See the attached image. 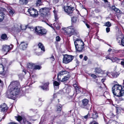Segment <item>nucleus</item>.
<instances>
[{"instance_id":"obj_1","label":"nucleus","mask_w":124,"mask_h":124,"mask_svg":"<svg viewBox=\"0 0 124 124\" xmlns=\"http://www.w3.org/2000/svg\"><path fill=\"white\" fill-rule=\"evenodd\" d=\"M20 85L19 82L13 81L11 82L6 93L8 98L14 99L16 96L18 94L20 91Z\"/></svg>"},{"instance_id":"obj_2","label":"nucleus","mask_w":124,"mask_h":124,"mask_svg":"<svg viewBox=\"0 0 124 124\" xmlns=\"http://www.w3.org/2000/svg\"><path fill=\"white\" fill-rule=\"evenodd\" d=\"M112 92L114 95L116 96H123L124 94V88L118 84H115L112 88Z\"/></svg>"},{"instance_id":"obj_3","label":"nucleus","mask_w":124,"mask_h":124,"mask_svg":"<svg viewBox=\"0 0 124 124\" xmlns=\"http://www.w3.org/2000/svg\"><path fill=\"white\" fill-rule=\"evenodd\" d=\"M76 51L78 52H82L84 48V43L81 39H77L74 42Z\"/></svg>"},{"instance_id":"obj_4","label":"nucleus","mask_w":124,"mask_h":124,"mask_svg":"<svg viewBox=\"0 0 124 124\" xmlns=\"http://www.w3.org/2000/svg\"><path fill=\"white\" fill-rule=\"evenodd\" d=\"M39 12L41 13V16L44 19L48 18L50 15L49 9L47 8H43L40 9Z\"/></svg>"},{"instance_id":"obj_5","label":"nucleus","mask_w":124,"mask_h":124,"mask_svg":"<svg viewBox=\"0 0 124 124\" xmlns=\"http://www.w3.org/2000/svg\"><path fill=\"white\" fill-rule=\"evenodd\" d=\"M63 30L64 33L65 34H67L69 36L74 34L76 31L74 27L73 26H70L67 28H65Z\"/></svg>"},{"instance_id":"obj_6","label":"nucleus","mask_w":124,"mask_h":124,"mask_svg":"<svg viewBox=\"0 0 124 124\" xmlns=\"http://www.w3.org/2000/svg\"><path fill=\"white\" fill-rule=\"evenodd\" d=\"M35 31L39 35L45 34L47 32L46 29L42 27L39 26L36 27L35 28Z\"/></svg>"},{"instance_id":"obj_7","label":"nucleus","mask_w":124,"mask_h":124,"mask_svg":"<svg viewBox=\"0 0 124 124\" xmlns=\"http://www.w3.org/2000/svg\"><path fill=\"white\" fill-rule=\"evenodd\" d=\"M89 101L86 99H84L82 101V104L80 106V107L83 108H85L89 109L90 105L88 104Z\"/></svg>"},{"instance_id":"obj_8","label":"nucleus","mask_w":124,"mask_h":124,"mask_svg":"<svg viewBox=\"0 0 124 124\" xmlns=\"http://www.w3.org/2000/svg\"><path fill=\"white\" fill-rule=\"evenodd\" d=\"M28 12L30 15L33 17H35L38 15V11L33 8H30L28 9Z\"/></svg>"},{"instance_id":"obj_9","label":"nucleus","mask_w":124,"mask_h":124,"mask_svg":"<svg viewBox=\"0 0 124 124\" xmlns=\"http://www.w3.org/2000/svg\"><path fill=\"white\" fill-rule=\"evenodd\" d=\"M73 59V57L72 55L65 54L63 56V62L64 63L67 64L71 61Z\"/></svg>"},{"instance_id":"obj_10","label":"nucleus","mask_w":124,"mask_h":124,"mask_svg":"<svg viewBox=\"0 0 124 124\" xmlns=\"http://www.w3.org/2000/svg\"><path fill=\"white\" fill-rule=\"evenodd\" d=\"M64 11L68 15L70 16V14L73 13L74 10L73 8L68 6L64 7Z\"/></svg>"},{"instance_id":"obj_11","label":"nucleus","mask_w":124,"mask_h":124,"mask_svg":"<svg viewBox=\"0 0 124 124\" xmlns=\"http://www.w3.org/2000/svg\"><path fill=\"white\" fill-rule=\"evenodd\" d=\"M13 47V45H11L9 46L4 45L2 46V50L3 51L7 52L5 54H6L7 53L12 49Z\"/></svg>"},{"instance_id":"obj_12","label":"nucleus","mask_w":124,"mask_h":124,"mask_svg":"<svg viewBox=\"0 0 124 124\" xmlns=\"http://www.w3.org/2000/svg\"><path fill=\"white\" fill-rule=\"evenodd\" d=\"M8 108L7 105L5 103L0 105V111L2 112H6L8 110Z\"/></svg>"},{"instance_id":"obj_13","label":"nucleus","mask_w":124,"mask_h":124,"mask_svg":"<svg viewBox=\"0 0 124 124\" xmlns=\"http://www.w3.org/2000/svg\"><path fill=\"white\" fill-rule=\"evenodd\" d=\"M15 117L16 119L19 122L23 121L21 123V124H30L25 119H23L22 120V117L20 116H15Z\"/></svg>"},{"instance_id":"obj_14","label":"nucleus","mask_w":124,"mask_h":124,"mask_svg":"<svg viewBox=\"0 0 124 124\" xmlns=\"http://www.w3.org/2000/svg\"><path fill=\"white\" fill-rule=\"evenodd\" d=\"M94 72H95L98 74L101 73L103 75V77H106L108 74L107 72H106L105 73V71H103L100 68H96L95 69Z\"/></svg>"},{"instance_id":"obj_15","label":"nucleus","mask_w":124,"mask_h":124,"mask_svg":"<svg viewBox=\"0 0 124 124\" xmlns=\"http://www.w3.org/2000/svg\"><path fill=\"white\" fill-rule=\"evenodd\" d=\"M69 72L66 70L58 72L57 74V77L58 79H60L62 76L64 75L68 74Z\"/></svg>"},{"instance_id":"obj_16","label":"nucleus","mask_w":124,"mask_h":124,"mask_svg":"<svg viewBox=\"0 0 124 124\" xmlns=\"http://www.w3.org/2000/svg\"><path fill=\"white\" fill-rule=\"evenodd\" d=\"M19 48L20 49L24 50L26 49L27 46V44L24 42H21L19 45Z\"/></svg>"},{"instance_id":"obj_17","label":"nucleus","mask_w":124,"mask_h":124,"mask_svg":"<svg viewBox=\"0 0 124 124\" xmlns=\"http://www.w3.org/2000/svg\"><path fill=\"white\" fill-rule=\"evenodd\" d=\"M49 84V83L47 82L45 83L43 85L40 86V87L44 90L46 91L48 90H49L48 85Z\"/></svg>"},{"instance_id":"obj_18","label":"nucleus","mask_w":124,"mask_h":124,"mask_svg":"<svg viewBox=\"0 0 124 124\" xmlns=\"http://www.w3.org/2000/svg\"><path fill=\"white\" fill-rule=\"evenodd\" d=\"M7 71H5L4 68L2 64H0V74L5 75L6 74Z\"/></svg>"},{"instance_id":"obj_19","label":"nucleus","mask_w":124,"mask_h":124,"mask_svg":"<svg viewBox=\"0 0 124 124\" xmlns=\"http://www.w3.org/2000/svg\"><path fill=\"white\" fill-rule=\"evenodd\" d=\"M70 77V75L69 74H68L66 76L62 78H60V79H58L59 81L62 82L66 81L68 80Z\"/></svg>"},{"instance_id":"obj_20","label":"nucleus","mask_w":124,"mask_h":124,"mask_svg":"<svg viewBox=\"0 0 124 124\" xmlns=\"http://www.w3.org/2000/svg\"><path fill=\"white\" fill-rule=\"evenodd\" d=\"M108 73L107 76H109V75H108V74H110L112 76V77L113 78L117 77L120 74V73L119 72H112L111 73H108Z\"/></svg>"},{"instance_id":"obj_21","label":"nucleus","mask_w":124,"mask_h":124,"mask_svg":"<svg viewBox=\"0 0 124 124\" xmlns=\"http://www.w3.org/2000/svg\"><path fill=\"white\" fill-rule=\"evenodd\" d=\"M90 116L91 118H93V119L96 118L98 117V113L96 112V111L94 112Z\"/></svg>"},{"instance_id":"obj_22","label":"nucleus","mask_w":124,"mask_h":124,"mask_svg":"<svg viewBox=\"0 0 124 124\" xmlns=\"http://www.w3.org/2000/svg\"><path fill=\"white\" fill-rule=\"evenodd\" d=\"M116 62L120 63L122 65L124 66V60L123 59H120L117 58Z\"/></svg>"},{"instance_id":"obj_23","label":"nucleus","mask_w":124,"mask_h":124,"mask_svg":"<svg viewBox=\"0 0 124 124\" xmlns=\"http://www.w3.org/2000/svg\"><path fill=\"white\" fill-rule=\"evenodd\" d=\"M35 64L32 63H29L27 64V66L28 68L29 69H34Z\"/></svg>"},{"instance_id":"obj_24","label":"nucleus","mask_w":124,"mask_h":124,"mask_svg":"<svg viewBox=\"0 0 124 124\" xmlns=\"http://www.w3.org/2000/svg\"><path fill=\"white\" fill-rule=\"evenodd\" d=\"M39 47V48H40L41 50L43 52H44L45 51V47L43 44L39 42L38 44Z\"/></svg>"},{"instance_id":"obj_25","label":"nucleus","mask_w":124,"mask_h":124,"mask_svg":"<svg viewBox=\"0 0 124 124\" xmlns=\"http://www.w3.org/2000/svg\"><path fill=\"white\" fill-rule=\"evenodd\" d=\"M56 22H54L53 24V25L56 28V29L57 30H59L60 29V25L59 23L56 22V21H55Z\"/></svg>"},{"instance_id":"obj_26","label":"nucleus","mask_w":124,"mask_h":124,"mask_svg":"<svg viewBox=\"0 0 124 124\" xmlns=\"http://www.w3.org/2000/svg\"><path fill=\"white\" fill-rule=\"evenodd\" d=\"M62 105L60 104H58L57 106V112L58 113H60L62 109Z\"/></svg>"},{"instance_id":"obj_27","label":"nucleus","mask_w":124,"mask_h":124,"mask_svg":"<svg viewBox=\"0 0 124 124\" xmlns=\"http://www.w3.org/2000/svg\"><path fill=\"white\" fill-rule=\"evenodd\" d=\"M5 14L3 12H0V21H2L4 19Z\"/></svg>"},{"instance_id":"obj_28","label":"nucleus","mask_w":124,"mask_h":124,"mask_svg":"<svg viewBox=\"0 0 124 124\" xmlns=\"http://www.w3.org/2000/svg\"><path fill=\"white\" fill-rule=\"evenodd\" d=\"M71 20L72 23H76L78 21V20L77 17L73 16L71 18Z\"/></svg>"},{"instance_id":"obj_29","label":"nucleus","mask_w":124,"mask_h":124,"mask_svg":"<svg viewBox=\"0 0 124 124\" xmlns=\"http://www.w3.org/2000/svg\"><path fill=\"white\" fill-rule=\"evenodd\" d=\"M118 39H117V41L118 43H119V44L120 45H122L123 46H124V37L122 38L121 40V43L120 41H118Z\"/></svg>"},{"instance_id":"obj_30","label":"nucleus","mask_w":124,"mask_h":124,"mask_svg":"<svg viewBox=\"0 0 124 124\" xmlns=\"http://www.w3.org/2000/svg\"><path fill=\"white\" fill-rule=\"evenodd\" d=\"M28 2L27 0H20V3L21 4H26Z\"/></svg>"},{"instance_id":"obj_31","label":"nucleus","mask_w":124,"mask_h":124,"mask_svg":"<svg viewBox=\"0 0 124 124\" xmlns=\"http://www.w3.org/2000/svg\"><path fill=\"white\" fill-rule=\"evenodd\" d=\"M53 12L54 14V17L55 18V21H56L58 20V18L57 17V11L56 10L54 9L53 11Z\"/></svg>"},{"instance_id":"obj_32","label":"nucleus","mask_w":124,"mask_h":124,"mask_svg":"<svg viewBox=\"0 0 124 124\" xmlns=\"http://www.w3.org/2000/svg\"><path fill=\"white\" fill-rule=\"evenodd\" d=\"M91 118V116L89 113V112L86 115L83 116V118H84L86 120L88 118Z\"/></svg>"},{"instance_id":"obj_33","label":"nucleus","mask_w":124,"mask_h":124,"mask_svg":"<svg viewBox=\"0 0 124 124\" xmlns=\"http://www.w3.org/2000/svg\"><path fill=\"white\" fill-rule=\"evenodd\" d=\"M117 123V122L115 121L110 120L109 121L108 124H116Z\"/></svg>"},{"instance_id":"obj_34","label":"nucleus","mask_w":124,"mask_h":124,"mask_svg":"<svg viewBox=\"0 0 124 124\" xmlns=\"http://www.w3.org/2000/svg\"><path fill=\"white\" fill-rule=\"evenodd\" d=\"M112 9L114 10L115 11L118 12L119 11V9L116 8L115 6H113L112 8Z\"/></svg>"},{"instance_id":"obj_35","label":"nucleus","mask_w":124,"mask_h":124,"mask_svg":"<svg viewBox=\"0 0 124 124\" xmlns=\"http://www.w3.org/2000/svg\"><path fill=\"white\" fill-rule=\"evenodd\" d=\"M9 14L10 16H12L15 13V11L13 9H10L9 11Z\"/></svg>"},{"instance_id":"obj_36","label":"nucleus","mask_w":124,"mask_h":124,"mask_svg":"<svg viewBox=\"0 0 124 124\" xmlns=\"http://www.w3.org/2000/svg\"><path fill=\"white\" fill-rule=\"evenodd\" d=\"M111 25V23L109 22H108L104 23V26L108 27H110Z\"/></svg>"},{"instance_id":"obj_37","label":"nucleus","mask_w":124,"mask_h":124,"mask_svg":"<svg viewBox=\"0 0 124 124\" xmlns=\"http://www.w3.org/2000/svg\"><path fill=\"white\" fill-rule=\"evenodd\" d=\"M66 90V92L67 93H69L71 91L70 88V87L68 86L66 88H65Z\"/></svg>"},{"instance_id":"obj_38","label":"nucleus","mask_w":124,"mask_h":124,"mask_svg":"<svg viewBox=\"0 0 124 124\" xmlns=\"http://www.w3.org/2000/svg\"><path fill=\"white\" fill-rule=\"evenodd\" d=\"M80 89V88L78 86L77 87L75 88V89L76 90L77 93H78L80 92V91L79 90Z\"/></svg>"},{"instance_id":"obj_39","label":"nucleus","mask_w":124,"mask_h":124,"mask_svg":"<svg viewBox=\"0 0 124 124\" xmlns=\"http://www.w3.org/2000/svg\"><path fill=\"white\" fill-rule=\"evenodd\" d=\"M7 37L6 35L5 34H2L1 37V38L3 40L6 39Z\"/></svg>"},{"instance_id":"obj_40","label":"nucleus","mask_w":124,"mask_h":124,"mask_svg":"<svg viewBox=\"0 0 124 124\" xmlns=\"http://www.w3.org/2000/svg\"><path fill=\"white\" fill-rule=\"evenodd\" d=\"M117 59V58L116 57H114L112 58H111V59H110L112 61V62H116Z\"/></svg>"},{"instance_id":"obj_41","label":"nucleus","mask_w":124,"mask_h":124,"mask_svg":"<svg viewBox=\"0 0 124 124\" xmlns=\"http://www.w3.org/2000/svg\"><path fill=\"white\" fill-rule=\"evenodd\" d=\"M41 67L39 65H35L34 69L39 70L41 68Z\"/></svg>"},{"instance_id":"obj_42","label":"nucleus","mask_w":124,"mask_h":124,"mask_svg":"<svg viewBox=\"0 0 124 124\" xmlns=\"http://www.w3.org/2000/svg\"><path fill=\"white\" fill-rule=\"evenodd\" d=\"M41 0H38L36 3L37 6H39L41 4Z\"/></svg>"},{"instance_id":"obj_43","label":"nucleus","mask_w":124,"mask_h":124,"mask_svg":"<svg viewBox=\"0 0 124 124\" xmlns=\"http://www.w3.org/2000/svg\"><path fill=\"white\" fill-rule=\"evenodd\" d=\"M54 85L55 86H58L60 85V84L59 82L57 81H54L53 83Z\"/></svg>"},{"instance_id":"obj_44","label":"nucleus","mask_w":124,"mask_h":124,"mask_svg":"<svg viewBox=\"0 0 124 124\" xmlns=\"http://www.w3.org/2000/svg\"><path fill=\"white\" fill-rule=\"evenodd\" d=\"M89 124H99L96 121L93 120L90 122Z\"/></svg>"},{"instance_id":"obj_45","label":"nucleus","mask_w":124,"mask_h":124,"mask_svg":"<svg viewBox=\"0 0 124 124\" xmlns=\"http://www.w3.org/2000/svg\"><path fill=\"white\" fill-rule=\"evenodd\" d=\"M50 61H51V62L54 61L55 60V58L54 56H52L50 58Z\"/></svg>"},{"instance_id":"obj_46","label":"nucleus","mask_w":124,"mask_h":124,"mask_svg":"<svg viewBox=\"0 0 124 124\" xmlns=\"http://www.w3.org/2000/svg\"><path fill=\"white\" fill-rule=\"evenodd\" d=\"M122 96H118V100L119 101H121L124 100V99L122 97Z\"/></svg>"},{"instance_id":"obj_47","label":"nucleus","mask_w":124,"mask_h":124,"mask_svg":"<svg viewBox=\"0 0 124 124\" xmlns=\"http://www.w3.org/2000/svg\"><path fill=\"white\" fill-rule=\"evenodd\" d=\"M78 83H75L73 84V86L75 88L77 87H78Z\"/></svg>"},{"instance_id":"obj_48","label":"nucleus","mask_w":124,"mask_h":124,"mask_svg":"<svg viewBox=\"0 0 124 124\" xmlns=\"http://www.w3.org/2000/svg\"><path fill=\"white\" fill-rule=\"evenodd\" d=\"M106 31L107 32H108L110 31V28H109L108 27L106 28Z\"/></svg>"},{"instance_id":"obj_49","label":"nucleus","mask_w":124,"mask_h":124,"mask_svg":"<svg viewBox=\"0 0 124 124\" xmlns=\"http://www.w3.org/2000/svg\"><path fill=\"white\" fill-rule=\"evenodd\" d=\"M56 40L57 41H60V38L59 36H57L56 38Z\"/></svg>"},{"instance_id":"obj_50","label":"nucleus","mask_w":124,"mask_h":124,"mask_svg":"<svg viewBox=\"0 0 124 124\" xmlns=\"http://www.w3.org/2000/svg\"><path fill=\"white\" fill-rule=\"evenodd\" d=\"M44 118L43 117H42L41 118V121L40 122V123H39L40 124H41V123H42L43 122H44L45 121L44 120Z\"/></svg>"},{"instance_id":"obj_51","label":"nucleus","mask_w":124,"mask_h":124,"mask_svg":"<svg viewBox=\"0 0 124 124\" xmlns=\"http://www.w3.org/2000/svg\"><path fill=\"white\" fill-rule=\"evenodd\" d=\"M91 76L94 78H97L96 76L94 74L91 75Z\"/></svg>"},{"instance_id":"obj_52","label":"nucleus","mask_w":124,"mask_h":124,"mask_svg":"<svg viewBox=\"0 0 124 124\" xmlns=\"http://www.w3.org/2000/svg\"><path fill=\"white\" fill-rule=\"evenodd\" d=\"M2 61H5V62H4V63H6L7 62V60L6 59L2 58Z\"/></svg>"},{"instance_id":"obj_53","label":"nucleus","mask_w":124,"mask_h":124,"mask_svg":"<svg viewBox=\"0 0 124 124\" xmlns=\"http://www.w3.org/2000/svg\"><path fill=\"white\" fill-rule=\"evenodd\" d=\"M53 2L54 3H57L58 1L59 0H52Z\"/></svg>"},{"instance_id":"obj_54","label":"nucleus","mask_w":124,"mask_h":124,"mask_svg":"<svg viewBox=\"0 0 124 124\" xmlns=\"http://www.w3.org/2000/svg\"><path fill=\"white\" fill-rule=\"evenodd\" d=\"M87 59L88 58L86 56H85L84 57V59L85 61H86L87 60Z\"/></svg>"},{"instance_id":"obj_55","label":"nucleus","mask_w":124,"mask_h":124,"mask_svg":"<svg viewBox=\"0 0 124 124\" xmlns=\"http://www.w3.org/2000/svg\"><path fill=\"white\" fill-rule=\"evenodd\" d=\"M39 101H43L44 100L43 99H42L41 98H39Z\"/></svg>"},{"instance_id":"obj_56","label":"nucleus","mask_w":124,"mask_h":124,"mask_svg":"<svg viewBox=\"0 0 124 124\" xmlns=\"http://www.w3.org/2000/svg\"><path fill=\"white\" fill-rule=\"evenodd\" d=\"M85 24L88 28H90L89 25L87 23H86Z\"/></svg>"},{"instance_id":"obj_57","label":"nucleus","mask_w":124,"mask_h":124,"mask_svg":"<svg viewBox=\"0 0 124 124\" xmlns=\"http://www.w3.org/2000/svg\"><path fill=\"white\" fill-rule=\"evenodd\" d=\"M79 57L80 59H81L83 57V55L82 54H81L79 55Z\"/></svg>"},{"instance_id":"obj_58","label":"nucleus","mask_w":124,"mask_h":124,"mask_svg":"<svg viewBox=\"0 0 124 124\" xmlns=\"http://www.w3.org/2000/svg\"><path fill=\"white\" fill-rule=\"evenodd\" d=\"M22 27H23V26L22 25H21L20 26V28H21V29L22 30H24V29H23L22 28Z\"/></svg>"},{"instance_id":"obj_59","label":"nucleus","mask_w":124,"mask_h":124,"mask_svg":"<svg viewBox=\"0 0 124 124\" xmlns=\"http://www.w3.org/2000/svg\"><path fill=\"white\" fill-rule=\"evenodd\" d=\"M105 79H104V78L102 79L101 80V82L103 83V82H104V80Z\"/></svg>"},{"instance_id":"obj_60","label":"nucleus","mask_w":124,"mask_h":124,"mask_svg":"<svg viewBox=\"0 0 124 124\" xmlns=\"http://www.w3.org/2000/svg\"><path fill=\"white\" fill-rule=\"evenodd\" d=\"M111 50L112 49L110 48H109V49L108 50V51L109 52H110L111 51Z\"/></svg>"},{"instance_id":"obj_61","label":"nucleus","mask_w":124,"mask_h":124,"mask_svg":"<svg viewBox=\"0 0 124 124\" xmlns=\"http://www.w3.org/2000/svg\"><path fill=\"white\" fill-rule=\"evenodd\" d=\"M56 94H54V97H56Z\"/></svg>"},{"instance_id":"obj_62","label":"nucleus","mask_w":124,"mask_h":124,"mask_svg":"<svg viewBox=\"0 0 124 124\" xmlns=\"http://www.w3.org/2000/svg\"><path fill=\"white\" fill-rule=\"evenodd\" d=\"M104 0V2H108V1L107 0Z\"/></svg>"},{"instance_id":"obj_63","label":"nucleus","mask_w":124,"mask_h":124,"mask_svg":"<svg viewBox=\"0 0 124 124\" xmlns=\"http://www.w3.org/2000/svg\"><path fill=\"white\" fill-rule=\"evenodd\" d=\"M23 71L24 72L25 74L26 73V71L24 70H23Z\"/></svg>"},{"instance_id":"obj_64","label":"nucleus","mask_w":124,"mask_h":124,"mask_svg":"<svg viewBox=\"0 0 124 124\" xmlns=\"http://www.w3.org/2000/svg\"><path fill=\"white\" fill-rule=\"evenodd\" d=\"M122 88H124V83H123V87H122Z\"/></svg>"}]
</instances>
